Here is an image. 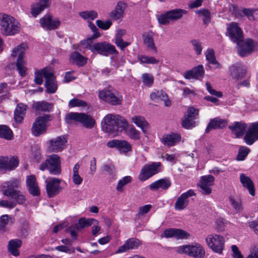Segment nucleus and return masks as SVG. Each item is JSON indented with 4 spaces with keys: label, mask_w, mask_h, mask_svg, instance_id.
<instances>
[{
    "label": "nucleus",
    "mask_w": 258,
    "mask_h": 258,
    "mask_svg": "<svg viewBox=\"0 0 258 258\" xmlns=\"http://www.w3.org/2000/svg\"><path fill=\"white\" fill-rule=\"evenodd\" d=\"M101 125L102 130L111 136H117L124 131L132 140H137L140 138V132L133 125L128 127L127 120L119 115L107 114L102 119Z\"/></svg>",
    "instance_id": "f257e3e1"
},
{
    "label": "nucleus",
    "mask_w": 258,
    "mask_h": 258,
    "mask_svg": "<svg viewBox=\"0 0 258 258\" xmlns=\"http://www.w3.org/2000/svg\"><path fill=\"white\" fill-rule=\"evenodd\" d=\"M1 31L3 35L12 36L20 31V24L15 18L7 14H0Z\"/></svg>",
    "instance_id": "f03ea898"
},
{
    "label": "nucleus",
    "mask_w": 258,
    "mask_h": 258,
    "mask_svg": "<svg viewBox=\"0 0 258 258\" xmlns=\"http://www.w3.org/2000/svg\"><path fill=\"white\" fill-rule=\"evenodd\" d=\"M85 47L93 53L105 56L118 53L114 45L105 41L93 43Z\"/></svg>",
    "instance_id": "7ed1b4c3"
},
{
    "label": "nucleus",
    "mask_w": 258,
    "mask_h": 258,
    "mask_svg": "<svg viewBox=\"0 0 258 258\" xmlns=\"http://www.w3.org/2000/svg\"><path fill=\"white\" fill-rule=\"evenodd\" d=\"M65 121L71 124L72 120L82 123L86 128H92L95 124V119L90 115L85 113L71 112L68 113L65 117Z\"/></svg>",
    "instance_id": "20e7f679"
},
{
    "label": "nucleus",
    "mask_w": 258,
    "mask_h": 258,
    "mask_svg": "<svg viewBox=\"0 0 258 258\" xmlns=\"http://www.w3.org/2000/svg\"><path fill=\"white\" fill-rule=\"evenodd\" d=\"M52 119L51 115L44 114L35 119L31 127V133L34 137H39L46 133L47 130V123Z\"/></svg>",
    "instance_id": "39448f33"
},
{
    "label": "nucleus",
    "mask_w": 258,
    "mask_h": 258,
    "mask_svg": "<svg viewBox=\"0 0 258 258\" xmlns=\"http://www.w3.org/2000/svg\"><path fill=\"white\" fill-rule=\"evenodd\" d=\"M25 45L21 44L14 48L13 50L11 56L12 57H15L18 56L16 67L19 75L21 77H24L26 75L27 68L25 66V61L24 60L25 54Z\"/></svg>",
    "instance_id": "423d86ee"
},
{
    "label": "nucleus",
    "mask_w": 258,
    "mask_h": 258,
    "mask_svg": "<svg viewBox=\"0 0 258 258\" xmlns=\"http://www.w3.org/2000/svg\"><path fill=\"white\" fill-rule=\"evenodd\" d=\"M187 11L182 9H175L165 12L158 17V21L160 24L167 25L170 21H175L180 19L186 14Z\"/></svg>",
    "instance_id": "0eeeda50"
},
{
    "label": "nucleus",
    "mask_w": 258,
    "mask_h": 258,
    "mask_svg": "<svg viewBox=\"0 0 258 258\" xmlns=\"http://www.w3.org/2000/svg\"><path fill=\"white\" fill-rule=\"evenodd\" d=\"M99 97L103 101L113 106L121 105L123 100L122 95L118 92H113L110 90L100 91Z\"/></svg>",
    "instance_id": "6e6552de"
},
{
    "label": "nucleus",
    "mask_w": 258,
    "mask_h": 258,
    "mask_svg": "<svg viewBox=\"0 0 258 258\" xmlns=\"http://www.w3.org/2000/svg\"><path fill=\"white\" fill-rule=\"evenodd\" d=\"M178 252L184 253L195 258H203L205 250L200 244L183 245L178 248Z\"/></svg>",
    "instance_id": "1a4fd4ad"
},
{
    "label": "nucleus",
    "mask_w": 258,
    "mask_h": 258,
    "mask_svg": "<svg viewBox=\"0 0 258 258\" xmlns=\"http://www.w3.org/2000/svg\"><path fill=\"white\" fill-rule=\"evenodd\" d=\"M209 247L219 253L222 252L224 246V240L222 236L217 234L209 235L206 239Z\"/></svg>",
    "instance_id": "9d476101"
},
{
    "label": "nucleus",
    "mask_w": 258,
    "mask_h": 258,
    "mask_svg": "<svg viewBox=\"0 0 258 258\" xmlns=\"http://www.w3.org/2000/svg\"><path fill=\"white\" fill-rule=\"evenodd\" d=\"M40 75L43 76L45 79L46 92L49 94L55 93L57 90V86L53 73L43 69L40 71Z\"/></svg>",
    "instance_id": "9b49d317"
},
{
    "label": "nucleus",
    "mask_w": 258,
    "mask_h": 258,
    "mask_svg": "<svg viewBox=\"0 0 258 258\" xmlns=\"http://www.w3.org/2000/svg\"><path fill=\"white\" fill-rule=\"evenodd\" d=\"M227 33L230 40L236 44H239L243 39V31L236 22L230 23L227 28Z\"/></svg>",
    "instance_id": "f8f14e48"
},
{
    "label": "nucleus",
    "mask_w": 258,
    "mask_h": 258,
    "mask_svg": "<svg viewBox=\"0 0 258 258\" xmlns=\"http://www.w3.org/2000/svg\"><path fill=\"white\" fill-rule=\"evenodd\" d=\"M255 43L254 41L250 38L242 39V41L237 45V52L239 56L245 57L251 54L254 50Z\"/></svg>",
    "instance_id": "ddd939ff"
},
{
    "label": "nucleus",
    "mask_w": 258,
    "mask_h": 258,
    "mask_svg": "<svg viewBox=\"0 0 258 258\" xmlns=\"http://www.w3.org/2000/svg\"><path fill=\"white\" fill-rule=\"evenodd\" d=\"M243 140L247 145H252L258 140V121L251 123L244 136Z\"/></svg>",
    "instance_id": "4468645a"
},
{
    "label": "nucleus",
    "mask_w": 258,
    "mask_h": 258,
    "mask_svg": "<svg viewBox=\"0 0 258 258\" xmlns=\"http://www.w3.org/2000/svg\"><path fill=\"white\" fill-rule=\"evenodd\" d=\"M196 194L194 190L189 189L182 194L177 199L174 204V208L176 210L181 211L184 209L189 204L188 199Z\"/></svg>",
    "instance_id": "2eb2a0df"
},
{
    "label": "nucleus",
    "mask_w": 258,
    "mask_h": 258,
    "mask_svg": "<svg viewBox=\"0 0 258 258\" xmlns=\"http://www.w3.org/2000/svg\"><path fill=\"white\" fill-rule=\"evenodd\" d=\"M39 21L41 26L48 30L56 29L60 24L58 18L52 19V17L50 15H45L40 19Z\"/></svg>",
    "instance_id": "dca6fc26"
},
{
    "label": "nucleus",
    "mask_w": 258,
    "mask_h": 258,
    "mask_svg": "<svg viewBox=\"0 0 258 258\" xmlns=\"http://www.w3.org/2000/svg\"><path fill=\"white\" fill-rule=\"evenodd\" d=\"M60 182V179L55 177L49 178L46 182V189L49 198L53 197L59 193Z\"/></svg>",
    "instance_id": "f3484780"
},
{
    "label": "nucleus",
    "mask_w": 258,
    "mask_h": 258,
    "mask_svg": "<svg viewBox=\"0 0 258 258\" xmlns=\"http://www.w3.org/2000/svg\"><path fill=\"white\" fill-rule=\"evenodd\" d=\"M160 166V162H153L151 165L144 167L139 175V179L141 181H145L148 179L159 172Z\"/></svg>",
    "instance_id": "a211bd4d"
},
{
    "label": "nucleus",
    "mask_w": 258,
    "mask_h": 258,
    "mask_svg": "<svg viewBox=\"0 0 258 258\" xmlns=\"http://www.w3.org/2000/svg\"><path fill=\"white\" fill-rule=\"evenodd\" d=\"M67 139L64 136H60L49 141V150L52 152L61 151L66 146Z\"/></svg>",
    "instance_id": "6ab92c4d"
},
{
    "label": "nucleus",
    "mask_w": 258,
    "mask_h": 258,
    "mask_svg": "<svg viewBox=\"0 0 258 258\" xmlns=\"http://www.w3.org/2000/svg\"><path fill=\"white\" fill-rule=\"evenodd\" d=\"M20 185V180L18 178H12L9 181L5 182L3 186V194L6 196H13L17 191L16 188Z\"/></svg>",
    "instance_id": "aec40b11"
},
{
    "label": "nucleus",
    "mask_w": 258,
    "mask_h": 258,
    "mask_svg": "<svg viewBox=\"0 0 258 258\" xmlns=\"http://www.w3.org/2000/svg\"><path fill=\"white\" fill-rule=\"evenodd\" d=\"M20 185V180L18 178H12L9 181L5 182L3 186V194L6 196H13L17 191L16 188Z\"/></svg>",
    "instance_id": "412c9836"
},
{
    "label": "nucleus",
    "mask_w": 258,
    "mask_h": 258,
    "mask_svg": "<svg viewBox=\"0 0 258 258\" xmlns=\"http://www.w3.org/2000/svg\"><path fill=\"white\" fill-rule=\"evenodd\" d=\"M20 185V180L18 178H12L9 181L5 182L3 186V194L6 196H13L17 191L16 188Z\"/></svg>",
    "instance_id": "4be33fe9"
},
{
    "label": "nucleus",
    "mask_w": 258,
    "mask_h": 258,
    "mask_svg": "<svg viewBox=\"0 0 258 258\" xmlns=\"http://www.w3.org/2000/svg\"><path fill=\"white\" fill-rule=\"evenodd\" d=\"M20 185V180L18 178H12L9 181L5 182L3 186V194L6 196H13L17 191L16 188Z\"/></svg>",
    "instance_id": "5701e85b"
},
{
    "label": "nucleus",
    "mask_w": 258,
    "mask_h": 258,
    "mask_svg": "<svg viewBox=\"0 0 258 258\" xmlns=\"http://www.w3.org/2000/svg\"><path fill=\"white\" fill-rule=\"evenodd\" d=\"M108 147L115 148L120 152L127 153L132 150L131 145L125 140L113 139L107 143Z\"/></svg>",
    "instance_id": "b1692460"
},
{
    "label": "nucleus",
    "mask_w": 258,
    "mask_h": 258,
    "mask_svg": "<svg viewBox=\"0 0 258 258\" xmlns=\"http://www.w3.org/2000/svg\"><path fill=\"white\" fill-rule=\"evenodd\" d=\"M161 236L167 238L174 237L177 239H187L189 234L180 229L169 228L164 230Z\"/></svg>",
    "instance_id": "393cba45"
},
{
    "label": "nucleus",
    "mask_w": 258,
    "mask_h": 258,
    "mask_svg": "<svg viewBox=\"0 0 258 258\" xmlns=\"http://www.w3.org/2000/svg\"><path fill=\"white\" fill-rule=\"evenodd\" d=\"M247 127L246 123L243 121H234L232 125L228 126L232 134L235 135V138H241L246 133Z\"/></svg>",
    "instance_id": "a878e982"
},
{
    "label": "nucleus",
    "mask_w": 258,
    "mask_h": 258,
    "mask_svg": "<svg viewBox=\"0 0 258 258\" xmlns=\"http://www.w3.org/2000/svg\"><path fill=\"white\" fill-rule=\"evenodd\" d=\"M140 245V241L139 239L135 238H129L122 245L118 247L115 253L125 252L130 250L137 249Z\"/></svg>",
    "instance_id": "bb28decb"
},
{
    "label": "nucleus",
    "mask_w": 258,
    "mask_h": 258,
    "mask_svg": "<svg viewBox=\"0 0 258 258\" xmlns=\"http://www.w3.org/2000/svg\"><path fill=\"white\" fill-rule=\"evenodd\" d=\"M181 139V135L176 133H171L163 136L161 141L163 144L168 147L175 146L180 142Z\"/></svg>",
    "instance_id": "cd10ccee"
},
{
    "label": "nucleus",
    "mask_w": 258,
    "mask_h": 258,
    "mask_svg": "<svg viewBox=\"0 0 258 258\" xmlns=\"http://www.w3.org/2000/svg\"><path fill=\"white\" fill-rule=\"evenodd\" d=\"M126 6V5L124 2H118L114 9L109 13V17L115 21L122 19L124 17Z\"/></svg>",
    "instance_id": "c85d7f7f"
},
{
    "label": "nucleus",
    "mask_w": 258,
    "mask_h": 258,
    "mask_svg": "<svg viewBox=\"0 0 258 258\" xmlns=\"http://www.w3.org/2000/svg\"><path fill=\"white\" fill-rule=\"evenodd\" d=\"M227 123L226 119L219 117L211 119L205 129V133H209L212 130L223 128L226 126Z\"/></svg>",
    "instance_id": "c756f323"
},
{
    "label": "nucleus",
    "mask_w": 258,
    "mask_h": 258,
    "mask_svg": "<svg viewBox=\"0 0 258 258\" xmlns=\"http://www.w3.org/2000/svg\"><path fill=\"white\" fill-rule=\"evenodd\" d=\"M204 74L205 70L203 66L199 64L197 67H195L192 69L186 71L184 75V77L187 80L190 79H197L200 77H203Z\"/></svg>",
    "instance_id": "7c9ffc66"
},
{
    "label": "nucleus",
    "mask_w": 258,
    "mask_h": 258,
    "mask_svg": "<svg viewBox=\"0 0 258 258\" xmlns=\"http://www.w3.org/2000/svg\"><path fill=\"white\" fill-rule=\"evenodd\" d=\"M88 27L93 34L91 36L81 41V44L84 46L88 44H91V43H93L94 40L101 36V34L99 32L98 29L92 22H88Z\"/></svg>",
    "instance_id": "2f4dec72"
},
{
    "label": "nucleus",
    "mask_w": 258,
    "mask_h": 258,
    "mask_svg": "<svg viewBox=\"0 0 258 258\" xmlns=\"http://www.w3.org/2000/svg\"><path fill=\"white\" fill-rule=\"evenodd\" d=\"M230 76L235 81L242 79L245 76L246 70L240 66L232 65L229 68Z\"/></svg>",
    "instance_id": "473e14b6"
},
{
    "label": "nucleus",
    "mask_w": 258,
    "mask_h": 258,
    "mask_svg": "<svg viewBox=\"0 0 258 258\" xmlns=\"http://www.w3.org/2000/svg\"><path fill=\"white\" fill-rule=\"evenodd\" d=\"M28 106L23 103L17 104L14 111V118L17 122L21 123L24 119Z\"/></svg>",
    "instance_id": "72a5a7b5"
},
{
    "label": "nucleus",
    "mask_w": 258,
    "mask_h": 258,
    "mask_svg": "<svg viewBox=\"0 0 258 258\" xmlns=\"http://www.w3.org/2000/svg\"><path fill=\"white\" fill-rule=\"evenodd\" d=\"M239 178L243 187L248 190L251 196H254L255 195V188L253 182L250 178L246 176L244 173L240 174Z\"/></svg>",
    "instance_id": "f704fd0d"
},
{
    "label": "nucleus",
    "mask_w": 258,
    "mask_h": 258,
    "mask_svg": "<svg viewBox=\"0 0 258 258\" xmlns=\"http://www.w3.org/2000/svg\"><path fill=\"white\" fill-rule=\"evenodd\" d=\"M170 180L167 178H162L152 183L150 186V189L152 191H155L159 188L166 190L171 186Z\"/></svg>",
    "instance_id": "c9c22d12"
},
{
    "label": "nucleus",
    "mask_w": 258,
    "mask_h": 258,
    "mask_svg": "<svg viewBox=\"0 0 258 258\" xmlns=\"http://www.w3.org/2000/svg\"><path fill=\"white\" fill-rule=\"evenodd\" d=\"M70 59L78 67H84L87 62L88 58L83 56L80 52L74 51L70 56Z\"/></svg>",
    "instance_id": "e433bc0d"
},
{
    "label": "nucleus",
    "mask_w": 258,
    "mask_h": 258,
    "mask_svg": "<svg viewBox=\"0 0 258 258\" xmlns=\"http://www.w3.org/2000/svg\"><path fill=\"white\" fill-rule=\"evenodd\" d=\"M36 111L50 112L53 109V104L45 101H38L33 105Z\"/></svg>",
    "instance_id": "4c0bfd02"
},
{
    "label": "nucleus",
    "mask_w": 258,
    "mask_h": 258,
    "mask_svg": "<svg viewBox=\"0 0 258 258\" xmlns=\"http://www.w3.org/2000/svg\"><path fill=\"white\" fill-rule=\"evenodd\" d=\"M132 121L138 127H140L143 133H146V130L149 127V123L142 116H135L132 117Z\"/></svg>",
    "instance_id": "58836bf2"
},
{
    "label": "nucleus",
    "mask_w": 258,
    "mask_h": 258,
    "mask_svg": "<svg viewBox=\"0 0 258 258\" xmlns=\"http://www.w3.org/2000/svg\"><path fill=\"white\" fill-rule=\"evenodd\" d=\"M22 243V241L18 239L11 240L8 245L9 251L14 256L19 255L18 249L21 247Z\"/></svg>",
    "instance_id": "ea45409f"
},
{
    "label": "nucleus",
    "mask_w": 258,
    "mask_h": 258,
    "mask_svg": "<svg viewBox=\"0 0 258 258\" xmlns=\"http://www.w3.org/2000/svg\"><path fill=\"white\" fill-rule=\"evenodd\" d=\"M13 133L11 129L6 125H0V138L7 140H11Z\"/></svg>",
    "instance_id": "a19ab883"
},
{
    "label": "nucleus",
    "mask_w": 258,
    "mask_h": 258,
    "mask_svg": "<svg viewBox=\"0 0 258 258\" xmlns=\"http://www.w3.org/2000/svg\"><path fill=\"white\" fill-rule=\"evenodd\" d=\"M206 58L208 63L213 65H216V68H219L220 64L216 60L215 52L213 49L208 48L205 52Z\"/></svg>",
    "instance_id": "79ce46f5"
},
{
    "label": "nucleus",
    "mask_w": 258,
    "mask_h": 258,
    "mask_svg": "<svg viewBox=\"0 0 258 258\" xmlns=\"http://www.w3.org/2000/svg\"><path fill=\"white\" fill-rule=\"evenodd\" d=\"M143 41L148 48L153 50L154 52H157V48L154 42L153 38L150 34L143 35Z\"/></svg>",
    "instance_id": "37998d69"
},
{
    "label": "nucleus",
    "mask_w": 258,
    "mask_h": 258,
    "mask_svg": "<svg viewBox=\"0 0 258 258\" xmlns=\"http://www.w3.org/2000/svg\"><path fill=\"white\" fill-rule=\"evenodd\" d=\"M19 162H0V172H6L14 170L18 166Z\"/></svg>",
    "instance_id": "c03bdc74"
},
{
    "label": "nucleus",
    "mask_w": 258,
    "mask_h": 258,
    "mask_svg": "<svg viewBox=\"0 0 258 258\" xmlns=\"http://www.w3.org/2000/svg\"><path fill=\"white\" fill-rule=\"evenodd\" d=\"M229 202L236 212H239L243 210L241 199L230 197L229 198Z\"/></svg>",
    "instance_id": "a18cd8bd"
},
{
    "label": "nucleus",
    "mask_w": 258,
    "mask_h": 258,
    "mask_svg": "<svg viewBox=\"0 0 258 258\" xmlns=\"http://www.w3.org/2000/svg\"><path fill=\"white\" fill-rule=\"evenodd\" d=\"M48 164V171L53 175L59 174L61 172V167L59 162H47Z\"/></svg>",
    "instance_id": "49530a36"
},
{
    "label": "nucleus",
    "mask_w": 258,
    "mask_h": 258,
    "mask_svg": "<svg viewBox=\"0 0 258 258\" xmlns=\"http://www.w3.org/2000/svg\"><path fill=\"white\" fill-rule=\"evenodd\" d=\"M79 16L83 19L94 20L98 17V13L95 11H85L79 13Z\"/></svg>",
    "instance_id": "de8ad7c7"
},
{
    "label": "nucleus",
    "mask_w": 258,
    "mask_h": 258,
    "mask_svg": "<svg viewBox=\"0 0 258 258\" xmlns=\"http://www.w3.org/2000/svg\"><path fill=\"white\" fill-rule=\"evenodd\" d=\"M194 120L184 115V119L181 121V125L185 129H191L196 126V122Z\"/></svg>",
    "instance_id": "09e8293b"
},
{
    "label": "nucleus",
    "mask_w": 258,
    "mask_h": 258,
    "mask_svg": "<svg viewBox=\"0 0 258 258\" xmlns=\"http://www.w3.org/2000/svg\"><path fill=\"white\" fill-rule=\"evenodd\" d=\"M250 151V149L247 147H241L238 150L236 159L238 161L244 160Z\"/></svg>",
    "instance_id": "8fccbe9b"
},
{
    "label": "nucleus",
    "mask_w": 258,
    "mask_h": 258,
    "mask_svg": "<svg viewBox=\"0 0 258 258\" xmlns=\"http://www.w3.org/2000/svg\"><path fill=\"white\" fill-rule=\"evenodd\" d=\"M96 23L97 26L100 29L103 30H107L109 29L112 25V22L110 20H107L105 21H103L101 20H97L96 21Z\"/></svg>",
    "instance_id": "3c124183"
},
{
    "label": "nucleus",
    "mask_w": 258,
    "mask_h": 258,
    "mask_svg": "<svg viewBox=\"0 0 258 258\" xmlns=\"http://www.w3.org/2000/svg\"><path fill=\"white\" fill-rule=\"evenodd\" d=\"M87 105L86 101L77 98H73L70 100L69 106L70 107H85Z\"/></svg>",
    "instance_id": "603ef678"
},
{
    "label": "nucleus",
    "mask_w": 258,
    "mask_h": 258,
    "mask_svg": "<svg viewBox=\"0 0 258 258\" xmlns=\"http://www.w3.org/2000/svg\"><path fill=\"white\" fill-rule=\"evenodd\" d=\"M132 181V177L130 176H126L123 177L121 179L118 181V184L116 186V190L118 191H122L123 187L131 182Z\"/></svg>",
    "instance_id": "864d4df0"
},
{
    "label": "nucleus",
    "mask_w": 258,
    "mask_h": 258,
    "mask_svg": "<svg viewBox=\"0 0 258 258\" xmlns=\"http://www.w3.org/2000/svg\"><path fill=\"white\" fill-rule=\"evenodd\" d=\"M142 78L144 85L146 86L150 87L152 86L154 83V77L151 74L148 73L143 74Z\"/></svg>",
    "instance_id": "5fc2aeb1"
},
{
    "label": "nucleus",
    "mask_w": 258,
    "mask_h": 258,
    "mask_svg": "<svg viewBox=\"0 0 258 258\" xmlns=\"http://www.w3.org/2000/svg\"><path fill=\"white\" fill-rule=\"evenodd\" d=\"M9 197L14 199L15 201L18 204H23L26 201V199L20 190H18L17 191L15 192V193L14 194L13 196H10Z\"/></svg>",
    "instance_id": "6e6d98bb"
},
{
    "label": "nucleus",
    "mask_w": 258,
    "mask_h": 258,
    "mask_svg": "<svg viewBox=\"0 0 258 258\" xmlns=\"http://www.w3.org/2000/svg\"><path fill=\"white\" fill-rule=\"evenodd\" d=\"M190 42L194 46L196 53L197 55L201 54L203 50L201 42L198 39H193L190 41Z\"/></svg>",
    "instance_id": "4d7b16f0"
},
{
    "label": "nucleus",
    "mask_w": 258,
    "mask_h": 258,
    "mask_svg": "<svg viewBox=\"0 0 258 258\" xmlns=\"http://www.w3.org/2000/svg\"><path fill=\"white\" fill-rule=\"evenodd\" d=\"M215 178L213 176L211 175H208L203 176L201 177L200 182L201 183H205L206 185L211 186L214 185Z\"/></svg>",
    "instance_id": "13d9d810"
},
{
    "label": "nucleus",
    "mask_w": 258,
    "mask_h": 258,
    "mask_svg": "<svg viewBox=\"0 0 258 258\" xmlns=\"http://www.w3.org/2000/svg\"><path fill=\"white\" fill-rule=\"evenodd\" d=\"M79 221L80 222V225H81V227H82V229H84L91 226L93 221L96 222L97 220L94 219H85L84 218H82L79 219Z\"/></svg>",
    "instance_id": "bf43d9fd"
},
{
    "label": "nucleus",
    "mask_w": 258,
    "mask_h": 258,
    "mask_svg": "<svg viewBox=\"0 0 258 258\" xmlns=\"http://www.w3.org/2000/svg\"><path fill=\"white\" fill-rule=\"evenodd\" d=\"M231 7L232 10V14L236 18H241L243 17V14L242 10L239 9L238 7L234 4H232Z\"/></svg>",
    "instance_id": "052dcab7"
},
{
    "label": "nucleus",
    "mask_w": 258,
    "mask_h": 258,
    "mask_svg": "<svg viewBox=\"0 0 258 258\" xmlns=\"http://www.w3.org/2000/svg\"><path fill=\"white\" fill-rule=\"evenodd\" d=\"M114 43L121 50L123 51L124 49L131 44L130 42L123 41V39L114 40Z\"/></svg>",
    "instance_id": "680f3d73"
},
{
    "label": "nucleus",
    "mask_w": 258,
    "mask_h": 258,
    "mask_svg": "<svg viewBox=\"0 0 258 258\" xmlns=\"http://www.w3.org/2000/svg\"><path fill=\"white\" fill-rule=\"evenodd\" d=\"M199 113V110L196 109L193 107H189L187 109V114L185 116L188 117L190 118L195 119L196 116L198 115Z\"/></svg>",
    "instance_id": "e2e57ef3"
},
{
    "label": "nucleus",
    "mask_w": 258,
    "mask_h": 258,
    "mask_svg": "<svg viewBox=\"0 0 258 258\" xmlns=\"http://www.w3.org/2000/svg\"><path fill=\"white\" fill-rule=\"evenodd\" d=\"M9 221V216L4 215L0 217V230L5 231L6 226L8 224Z\"/></svg>",
    "instance_id": "0e129e2a"
},
{
    "label": "nucleus",
    "mask_w": 258,
    "mask_h": 258,
    "mask_svg": "<svg viewBox=\"0 0 258 258\" xmlns=\"http://www.w3.org/2000/svg\"><path fill=\"white\" fill-rule=\"evenodd\" d=\"M255 10L253 9H249V8H243L242 10L243 16L245 15L246 16L248 19L250 20H254V16L253 15Z\"/></svg>",
    "instance_id": "69168bd1"
},
{
    "label": "nucleus",
    "mask_w": 258,
    "mask_h": 258,
    "mask_svg": "<svg viewBox=\"0 0 258 258\" xmlns=\"http://www.w3.org/2000/svg\"><path fill=\"white\" fill-rule=\"evenodd\" d=\"M55 249L62 252H65L69 253H72L74 252L75 249L74 247L71 246H68L65 245L58 246L55 247Z\"/></svg>",
    "instance_id": "338daca9"
},
{
    "label": "nucleus",
    "mask_w": 258,
    "mask_h": 258,
    "mask_svg": "<svg viewBox=\"0 0 258 258\" xmlns=\"http://www.w3.org/2000/svg\"><path fill=\"white\" fill-rule=\"evenodd\" d=\"M201 192L205 195H209L212 192V189L211 186L207 185L205 183H201V182L199 184Z\"/></svg>",
    "instance_id": "774afa93"
}]
</instances>
